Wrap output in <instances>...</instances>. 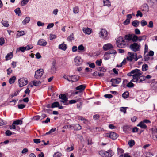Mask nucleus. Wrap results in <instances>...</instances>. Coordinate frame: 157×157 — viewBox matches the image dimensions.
<instances>
[{"label":"nucleus","instance_id":"obj_1","mask_svg":"<svg viewBox=\"0 0 157 157\" xmlns=\"http://www.w3.org/2000/svg\"><path fill=\"white\" fill-rule=\"evenodd\" d=\"M142 72L139 69H135L127 74L128 76H133V79L131 81L137 83L140 82V78L142 75Z\"/></svg>","mask_w":157,"mask_h":157},{"label":"nucleus","instance_id":"obj_2","mask_svg":"<svg viewBox=\"0 0 157 157\" xmlns=\"http://www.w3.org/2000/svg\"><path fill=\"white\" fill-rule=\"evenodd\" d=\"M128 56L127 57V61L131 62L133 60H134L135 61H136L138 60L136 53L131 52H128Z\"/></svg>","mask_w":157,"mask_h":157},{"label":"nucleus","instance_id":"obj_3","mask_svg":"<svg viewBox=\"0 0 157 157\" xmlns=\"http://www.w3.org/2000/svg\"><path fill=\"white\" fill-rule=\"evenodd\" d=\"M116 43L117 46L119 48H124L126 46L124 40L122 37L120 36L117 38Z\"/></svg>","mask_w":157,"mask_h":157},{"label":"nucleus","instance_id":"obj_4","mask_svg":"<svg viewBox=\"0 0 157 157\" xmlns=\"http://www.w3.org/2000/svg\"><path fill=\"white\" fill-rule=\"evenodd\" d=\"M140 44L135 42L130 46L131 49L134 52L139 51L140 50Z\"/></svg>","mask_w":157,"mask_h":157},{"label":"nucleus","instance_id":"obj_5","mask_svg":"<svg viewBox=\"0 0 157 157\" xmlns=\"http://www.w3.org/2000/svg\"><path fill=\"white\" fill-rule=\"evenodd\" d=\"M105 137L110 138L113 140L116 139L118 136V135L114 132L107 133L105 134Z\"/></svg>","mask_w":157,"mask_h":157},{"label":"nucleus","instance_id":"obj_6","mask_svg":"<svg viewBox=\"0 0 157 157\" xmlns=\"http://www.w3.org/2000/svg\"><path fill=\"white\" fill-rule=\"evenodd\" d=\"M18 82L19 86L22 87L26 85L28 83V81L26 78H22L18 80Z\"/></svg>","mask_w":157,"mask_h":157},{"label":"nucleus","instance_id":"obj_7","mask_svg":"<svg viewBox=\"0 0 157 157\" xmlns=\"http://www.w3.org/2000/svg\"><path fill=\"white\" fill-rule=\"evenodd\" d=\"M121 81V79L120 78H112L110 82H112V86L113 87H116L117 86L116 84H119Z\"/></svg>","mask_w":157,"mask_h":157},{"label":"nucleus","instance_id":"obj_8","mask_svg":"<svg viewBox=\"0 0 157 157\" xmlns=\"http://www.w3.org/2000/svg\"><path fill=\"white\" fill-rule=\"evenodd\" d=\"M43 69H39L36 71L35 72V77L36 78H40L43 75Z\"/></svg>","mask_w":157,"mask_h":157},{"label":"nucleus","instance_id":"obj_9","mask_svg":"<svg viewBox=\"0 0 157 157\" xmlns=\"http://www.w3.org/2000/svg\"><path fill=\"white\" fill-rule=\"evenodd\" d=\"M99 35L100 37L104 39H107V32L105 29H102L99 33Z\"/></svg>","mask_w":157,"mask_h":157},{"label":"nucleus","instance_id":"obj_10","mask_svg":"<svg viewBox=\"0 0 157 157\" xmlns=\"http://www.w3.org/2000/svg\"><path fill=\"white\" fill-rule=\"evenodd\" d=\"M74 61L75 65L77 66L81 65L82 63V59L79 56H77L75 58Z\"/></svg>","mask_w":157,"mask_h":157},{"label":"nucleus","instance_id":"obj_11","mask_svg":"<svg viewBox=\"0 0 157 157\" xmlns=\"http://www.w3.org/2000/svg\"><path fill=\"white\" fill-rule=\"evenodd\" d=\"M56 64L55 61H53L52 63L50 71L52 74L56 72Z\"/></svg>","mask_w":157,"mask_h":157},{"label":"nucleus","instance_id":"obj_12","mask_svg":"<svg viewBox=\"0 0 157 157\" xmlns=\"http://www.w3.org/2000/svg\"><path fill=\"white\" fill-rule=\"evenodd\" d=\"M47 44V42L44 39H42L39 40L37 43V45L44 47L46 46Z\"/></svg>","mask_w":157,"mask_h":157},{"label":"nucleus","instance_id":"obj_13","mask_svg":"<svg viewBox=\"0 0 157 157\" xmlns=\"http://www.w3.org/2000/svg\"><path fill=\"white\" fill-rule=\"evenodd\" d=\"M59 98L61 99L60 101L63 103H65L67 101V98L66 97L65 94H60L59 96Z\"/></svg>","mask_w":157,"mask_h":157},{"label":"nucleus","instance_id":"obj_14","mask_svg":"<svg viewBox=\"0 0 157 157\" xmlns=\"http://www.w3.org/2000/svg\"><path fill=\"white\" fill-rule=\"evenodd\" d=\"M113 46L110 43H108L105 44L103 47V48L105 51H106L108 50L113 48Z\"/></svg>","mask_w":157,"mask_h":157},{"label":"nucleus","instance_id":"obj_15","mask_svg":"<svg viewBox=\"0 0 157 157\" xmlns=\"http://www.w3.org/2000/svg\"><path fill=\"white\" fill-rule=\"evenodd\" d=\"M79 77L78 75L72 76L71 77V80H69V82H71L72 83L73 82L77 81L79 79Z\"/></svg>","mask_w":157,"mask_h":157},{"label":"nucleus","instance_id":"obj_16","mask_svg":"<svg viewBox=\"0 0 157 157\" xmlns=\"http://www.w3.org/2000/svg\"><path fill=\"white\" fill-rule=\"evenodd\" d=\"M82 30L84 33L86 34H90L92 32V30L91 29L88 28H83Z\"/></svg>","mask_w":157,"mask_h":157},{"label":"nucleus","instance_id":"obj_17","mask_svg":"<svg viewBox=\"0 0 157 157\" xmlns=\"http://www.w3.org/2000/svg\"><path fill=\"white\" fill-rule=\"evenodd\" d=\"M106 157H111L114 154V153L113 151L109 149L106 151Z\"/></svg>","mask_w":157,"mask_h":157},{"label":"nucleus","instance_id":"obj_18","mask_svg":"<svg viewBox=\"0 0 157 157\" xmlns=\"http://www.w3.org/2000/svg\"><path fill=\"white\" fill-rule=\"evenodd\" d=\"M151 87V88L155 90H157V82L154 81L150 85Z\"/></svg>","mask_w":157,"mask_h":157},{"label":"nucleus","instance_id":"obj_19","mask_svg":"<svg viewBox=\"0 0 157 157\" xmlns=\"http://www.w3.org/2000/svg\"><path fill=\"white\" fill-rule=\"evenodd\" d=\"M137 126L140 127L141 128L144 129H146L147 128V126L142 121L140 122Z\"/></svg>","mask_w":157,"mask_h":157},{"label":"nucleus","instance_id":"obj_20","mask_svg":"<svg viewBox=\"0 0 157 157\" xmlns=\"http://www.w3.org/2000/svg\"><path fill=\"white\" fill-rule=\"evenodd\" d=\"M86 87V85H81L77 87L75 89L77 90H79V91H81L84 90Z\"/></svg>","mask_w":157,"mask_h":157},{"label":"nucleus","instance_id":"obj_21","mask_svg":"<svg viewBox=\"0 0 157 157\" xmlns=\"http://www.w3.org/2000/svg\"><path fill=\"white\" fill-rule=\"evenodd\" d=\"M108 52H106L104 56V59L105 60H108L110 58L111 56Z\"/></svg>","mask_w":157,"mask_h":157},{"label":"nucleus","instance_id":"obj_22","mask_svg":"<svg viewBox=\"0 0 157 157\" xmlns=\"http://www.w3.org/2000/svg\"><path fill=\"white\" fill-rule=\"evenodd\" d=\"M77 119L79 120L84 121L83 122L85 124H86L88 122V121L87 120L85 119L84 117L81 116H78L77 117Z\"/></svg>","mask_w":157,"mask_h":157},{"label":"nucleus","instance_id":"obj_23","mask_svg":"<svg viewBox=\"0 0 157 157\" xmlns=\"http://www.w3.org/2000/svg\"><path fill=\"white\" fill-rule=\"evenodd\" d=\"M151 76L150 75H148L146 76L142 75L140 78V82L145 80L146 79H148L151 78Z\"/></svg>","mask_w":157,"mask_h":157},{"label":"nucleus","instance_id":"obj_24","mask_svg":"<svg viewBox=\"0 0 157 157\" xmlns=\"http://www.w3.org/2000/svg\"><path fill=\"white\" fill-rule=\"evenodd\" d=\"M73 127L74 130H79L82 129V127L78 124H75Z\"/></svg>","mask_w":157,"mask_h":157},{"label":"nucleus","instance_id":"obj_25","mask_svg":"<svg viewBox=\"0 0 157 157\" xmlns=\"http://www.w3.org/2000/svg\"><path fill=\"white\" fill-rule=\"evenodd\" d=\"M13 56V53L12 52L8 53L5 57L6 60L7 61L11 59L12 58Z\"/></svg>","mask_w":157,"mask_h":157},{"label":"nucleus","instance_id":"obj_26","mask_svg":"<svg viewBox=\"0 0 157 157\" xmlns=\"http://www.w3.org/2000/svg\"><path fill=\"white\" fill-rule=\"evenodd\" d=\"M82 100L80 98L78 99H75V100H71L69 101V104H72L75 103L77 102L80 101Z\"/></svg>","mask_w":157,"mask_h":157},{"label":"nucleus","instance_id":"obj_27","mask_svg":"<svg viewBox=\"0 0 157 157\" xmlns=\"http://www.w3.org/2000/svg\"><path fill=\"white\" fill-rule=\"evenodd\" d=\"M132 34H128L125 36V39L128 41L132 40Z\"/></svg>","mask_w":157,"mask_h":157},{"label":"nucleus","instance_id":"obj_28","mask_svg":"<svg viewBox=\"0 0 157 157\" xmlns=\"http://www.w3.org/2000/svg\"><path fill=\"white\" fill-rule=\"evenodd\" d=\"M59 48L63 50H65L67 48V47L66 44H62L59 45Z\"/></svg>","mask_w":157,"mask_h":157},{"label":"nucleus","instance_id":"obj_29","mask_svg":"<svg viewBox=\"0 0 157 157\" xmlns=\"http://www.w3.org/2000/svg\"><path fill=\"white\" fill-rule=\"evenodd\" d=\"M59 106V102H55L52 104L51 107L52 108L58 107Z\"/></svg>","mask_w":157,"mask_h":157},{"label":"nucleus","instance_id":"obj_30","mask_svg":"<svg viewBox=\"0 0 157 157\" xmlns=\"http://www.w3.org/2000/svg\"><path fill=\"white\" fill-rule=\"evenodd\" d=\"M104 6H106L109 7L111 6L110 2L109 0H103Z\"/></svg>","mask_w":157,"mask_h":157},{"label":"nucleus","instance_id":"obj_31","mask_svg":"<svg viewBox=\"0 0 157 157\" xmlns=\"http://www.w3.org/2000/svg\"><path fill=\"white\" fill-rule=\"evenodd\" d=\"M132 40L134 42H136L138 41V36L135 34H132Z\"/></svg>","mask_w":157,"mask_h":157},{"label":"nucleus","instance_id":"obj_32","mask_svg":"<svg viewBox=\"0 0 157 157\" xmlns=\"http://www.w3.org/2000/svg\"><path fill=\"white\" fill-rule=\"evenodd\" d=\"M16 79V77L15 76H13L9 80L10 84H12L13 83Z\"/></svg>","mask_w":157,"mask_h":157},{"label":"nucleus","instance_id":"obj_33","mask_svg":"<svg viewBox=\"0 0 157 157\" xmlns=\"http://www.w3.org/2000/svg\"><path fill=\"white\" fill-rule=\"evenodd\" d=\"M106 151L101 150L99 152V154L102 157H106Z\"/></svg>","mask_w":157,"mask_h":157},{"label":"nucleus","instance_id":"obj_34","mask_svg":"<svg viewBox=\"0 0 157 157\" xmlns=\"http://www.w3.org/2000/svg\"><path fill=\"white\" fill-rule=\"evenodd\" d=\"M130 129L129 126L127 125H124L123 127V131L125 133L128 132Z\"/></svg>","mask_w":157,"mask_h":157},{"label":"nucleus","instance_id":"obj_35","mask_svg":"<svg viewBox=\"0 0 157 157\" xmlns=\"http://www.w3.org/2000/svg\"><path fill=\"white\" fill-rule=\"evenodd\" d=\"M30 20V18L29 17H26L25 19L23 21L22 23L23 24H26L28 23Z\"/></svg>","mask_w":157,"mask_h":157},{"label":"nucleus","instance_id":"obj_36","mask_svg":"<svg viewBox=\"0 0 157 157\" xmlns=\"http://www.w3.org/2000/svg\"><path fill=\"white\" fill-rule=\"evenodd\" d=\"M147 36L145 35L141 36L138 37V41L140 42L143 40H145L146 39Z\"/></svg>","mask_w":157,"mask_h":157},{"label":"nucleus","instance_id":"obj_37","mask_svg":"<svg viewBox=\"0 0 157 157\" xmlns=\"http://www.w3.org/2000/svg\"><path fill=\"white\" fill-rule=\"evenodd\" d=\"M132 25L135 27H137L139 25V21L138 20H136L132 22Z\"/></svg>","mask_w":157,"mask_h":157},{"label":"nucleus","instance_id":"obj_38","mask_svg":"<svg viewBox=\"0 0 157 157\" xmlns=\"http://www.w3.org/2000/svg\"><path fill=\"white\" fill-rule=\"evenodd\" d=\"M1 23L3 26L6 27H8L9 25L8 22L7 21H4L3 20L2 21Z\"/></svg>","mask_w":157,"mask_h":157},{"label":"nucleus","instance_id":"obj_39","mask_svg":"<svg viewBox=\"0 0 157 157\" xmlns=\"http://www.w3.org/2000/svg\"><path fill=\"white\" fill-rule=\"evenodd\" d=\"M129 96V93L128 91L124 92L122 94V97L124 99L127 98Z\"/></svg>","mask_w":157,"mask_h":157},{"label":"nucleus","instance_id":"obj_40","mask_svg":"<svg viewBox=\"0 0 157 157\" xmlns=\"http://www.w3.org/2000/svg\"><path fill=\"white\" fill-rule=\"evenodd\" d=\"M148 68V66L146 64H144L142 66V70L143 71H146Z\"/></svg>","mask_w":157,"mask_h":157},{"label":"nucleus","instance_id":"obj_41","mask_svg":"<svg viewBox=\"0 0 157 157\" xmlns=\"http://www.w3.org/2000/svg\"><path fill=\"white\" fill-rule=\"evenodd\" d=\"M13 124H15L16 125H21L22 124V121L21 120H17L14 121L13 122Z\"/></svg>","mask_w":157,"mask_h":157},{"label":"nucleus","instance_id":"obj_42","mask_svg":"<svg viewBox=\"0 0 157 157\" xmlns=\"http://www.w3.org/2000/svg\"><path fill=\"white\" fill-rule=\"evenodd\" d=\"M152 135H154L157 133V129L156 127H154L151 128Z\"/></svg>","mask_w":157,"mask_h":157},{"label":"nucleus","instance_id":"obj_43","mask_svg":"<svg viewBox=\"0 0 157 157\" xmlns=\"http://www.w3.org/2000/svg\"><path fill=\"white\" fill-rule=\"evenodd\" d=\"M78 52H80L79 51H84L85 49V48L82 44H81L78 46Z\"/></svg>","mask_w":157,"mask_h":157},{"label":"nucleus","instance_id":"obj_44","mask_svg":"<svg viewBox=\"0 0 157 157\" xmlns=\"http://www.w3.org/2000/svg\"><path fill=\"white\" fill-rule=\"evenodd\" d=\"M18 101V99H17V100H12L11 101H10L9 102V105H14L16 102Z\"/></svg>","mask_w":157,"mask_h":157},{"label":"nucleus","instance_id":"obj_45","mask_svg":"<svg viewBox=\"0 0 157 157\" xmlns=\"http://www.w3.org/2000/svg\"><path fill=\"white\" fill-rule=\"evenodd\" d=\"M25 50H26L25 47H20L17 49V52L21 51L22 52H24Z\"/></svg>","mask_w":157,"mask_h":157},{"label":"nucleus","instance_id":"obj_46","mask_svg":"<svg viewBox=\"0 0 157 157\" xmlns=\"http://www.w3.org/2000/svg\"><path fill=\"white\" fill-rule=\"evenodd\" d=\"M127 60V58H125L123 60V61L119 65H117L118 67H121L122 66L123 64H125L126 63V61Z\"/></svg>","mask_w":157,"mask_h":157},{"label":"nucleus","instance_id":"obj_47","mask_svg":"<svg viewBox=\"0 0 157 157\" xmlns=\"http://www.w3.org/2000/svg\"><path fill=\"white\" fill-rule=\"evenodd\" d=\"M128 144L130 146H132L135 144V141L133 140H130L128 142Z\"/></svg>","mask_w":157,"mask_h":157},{"label":"nucleus","instance_id":"obj_48","mask_svg":"<svg viewBox=\"0 0 157 157\" xmlns=\"http://www.w3.org/2000/svg\"><path fill=\"white\" fill-rule=\"evenodd\" d=\"M126 108L127 107H121L120 108V111L123 112L124 114H125L126 113Z\"/></svg>","mask_w":157,"mask_h":157},{"label":"nucleus","instance_id":"obj_49","mask_svg":"<svg viewBox=\"0 0 157 157\" xmlns=\"http://www.w3.org/2000/svg\"><path fill=\"white\" fill-rule=\"evenodd\" d=\"M117 151L118 154H122L124 152V151L123 149L119 147L117 148Z\"/></svg>","mask_w":157,"mask_h":157},{"label":"nucleus","instance_id":"obj_50","mask_svg":"<svg viewBox=\"0 0 157 157\" xmlns=\"http://www.w3.org/2000/svg\"><path fill=\"white\" fill-rule=\"evenodd\" d=\"M33 85L36 86H39L40 84V82L39 81H34L33 82Z\"/></svg>","mask_w":157,"mask_h":157},{"label":"nucleus","instance_id":"obj_51","mask_svg":"<svg viewBox=\"0 0 157 157\" xmlns=\"http://www.w3.org/2000/svg\"><path fill=\"white\" fill-rule=\"evenodd\" d=\"M16 14H18L19 16L20 15V14L21 13V11L20 10V9L19 8H17V9H16L15 10H14Z\"/></svg>","mask_w":157,"mask_h":157},{"label":"nucleus","instance_id":"obj_52","mask_svg":"<svg viewBox=\"0 0 157 157\" xmlns=\"http://www.w3.org/2000/svg\"><path fill=\"white\" fill-rule=\"evenodd\" d=\"M73 12L74 13H77L79 12V8L77 6H76L73 8Z\"/></svg>","mask_w":157,"mask_h":157},{"label":"nucleus","instance_id":"obj_53","mask_svg":"<svg viewBox=\"0 0 157 157\" xmlns=\"http://www.w3.org/2000/svg\"><path fill=\"white\" fill-rule=\"evenodd\" d=\"M29 0H23L21 2V5L23 6L27 4Z\"/></svg>","mask_w":157,"mask_h":157},{"label":"nucleus","instance_id":"obj_54","mask_svg":"<svg viewBox=\"0 0 157 157\" xmlns=\"http://www.w3.org/2000/svg\"><path fill=\"white\" fill-rule=\"evenodd\" d=\"M137 14L136 15V17L140 16V17H142L143 16V14L142 13L140 10H138L137 12Z\"/></svg>","mask_w":157,"mask_h":157},{"label":"nucleus","instance_id":"obj_55","mask_svg":"<svg viewBox=\"0 0 157 157\" xmlns=\"http://www.w3.org/2000/svg\"><path fill=\"white\" fill-rule=\"evenodd\" d=\"M141 24L142 26H144L146 25H147V23L145 20H143L141 21Z\"/></svg>","mask_w":157,"mask_h":157},{"label":"nucleus","instance_id":"obj_56","mask_svg":"<svg viewBox=\"0 0 157 157\" xmlns=\"http://www.w3.org/2000/svg\"><path fill=\"white\" fill-rule=\"evenodd\" d=\"M95 63L97 65L100 66L102 63V60L101 59H100L99 60H97L96 61Z\"/></svg>","mask_w":157,"mask_h":157},{"label":"nucleus","instance_id":"obj_57","mask_svg":"<svg viewBox=\"0 0 157 157\" xmlns=\"http://www.w3.org/2000/svg\"><path fill=\"white\" fill-rule=\"evenodd\" d=\"M56 130V128H54L51 129L48 132L46 133V135H48L51 133H52L55 132Z\"/></svg>","mask_w":157,"mask_h":157},{"label":"nucleus","instance_id":"obj_58","mask_svg":"<svg viewBox=\"0 0 157 157\" xmlns=\"http://www.w3.org/2000/svg\"><path fill=\"white\" fill-rule=\"evenodd\" d=\"M56 36L55 35L50 34L49 37L50 40H52L53 39H55L56 38Z\"/></svg>","mask_w":157,"mask_h":157},{"label":"nucleus","instance_id":"obj_59","mask_svg":"<svg viewBox=\"0 0 157 157\" xmlns=\"http://www.w3.org/2000/svg\"><path fill=\"white\" fill-rule=\"evenodd\" d=\"M33 47L32 45H28L25 47L26 50H28L32 49Z\"/></svg>","mask_w":157,"mask_h":157},{"label":"nucleus","instance_id":"obj_60","mask_svg":"<svg viewBox=\"0 0 157 157\" xmlns=\"http://www.w3.org/2000/svg\"><path fill=\"white\" fill-rule=\"evenodd\" d=\"M147 27L149 28H152L153 27V22L150 21L148 25H147Z\"/></svg>","mask_w":157,"mask_h":157},{"label":"nucleus","instance_id":"obj_61","mask_svg":"<svg viewBox=\"0 0 157 157\" xmlns=\"http://www.w3.org/2000/svg\"><path fill=\"white\" fill-rule=\"evenodd\" d=\"M134 86V84L132 82H129L127 85V86L129 88L132 87Z\"/></svg>","mask_w":157,"mask_h":157},{"label":"nucleus","instance_id":"obj_62","mask_svg":"<svg viewBox=\"0 0 157 157\" xmlns=\"http://www.w3.org/2000/svg\"><path fill=\"white\" fill-rule=\"evenodd\" d=\"M54 25V24L53 23H50L48 24V25L47 26V29H50L51 28L53 27Z\"/></svg>","mask_w":157,"mask_h":157},{"label":"nucleus","instance_id":"obj_63","mask_svg":"<svg viewBox=\"0 0 157 157\" xmlns=\"http://www.w3.org/2000/svg\"><path fill=\"white\" fill-rule=\"evenodd\" d=\"M61 154L59 152L55 153L53 157H60Z\"/></svg>","mask_w":157,"mask_h":157},{"label":"nucleus","instance_id":"obj_64","mask_svg":"<svg viewBox=\"0 0 157 157\" xmlns=\"http://www.w3.org/2000/svg\"><path fill=\"white\" fill-rule=\"evenodd\" d=\"M135 33L136 35H139L141 33V32L139 29L138 28H136L135 30Z\"/></svg>","mask_w":157,"mask_h":157}]
</instances>
